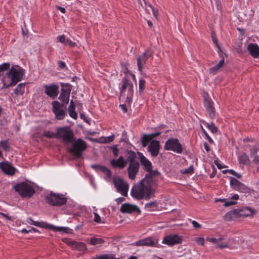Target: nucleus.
I'll return each instance as SVG.
<instances>
[{
	"label": "nucleus",
	"mask_w": 259,
	"mask_h": 259,
	"mask_svg": "<svg viewBox=\"0 0 259 259\" xmlns=\"http://www.w3.org/2000/svg\"><path fill=\"white\" fill-rule=\"evenodd\" d=\"M203 98L204 106L206 111L207 115L211 118L214 119L216 117V111L214 106V103L209 97L207 92H203Z\"/></svg>",
	"instance_id": "7"
},
{
	"label": "nucleus",
	"mask_w": 259,
	"mask_h": 259,
	"mask_svg": "<svg viewBox=\"0 0 259 259\" xmlns=\"http://www.w3.org/2000/svg\"><path fill=\"white\" fill-rule=\"evenodd\" d=\"M135 246H146L153 247H159L160 245L158 244V240L154 239L151 237L144 238L135 242L132 244Z\"/></svg>",
	"instance_id": "12"
},
{
	"label": "nucleus",
	"mask_w": 259,
	"mask_h": 259,
	"mask_svg": "<svg viewBox=\"0 0 259 259\" xmlns=\"http://www.w3.org/2000/svg\"><path fill=\"white\" fill-rule=\"evenodd\" d=\"M229 179L230 186L232 189L241 193H247L249 192V188L237 179L232 177H229Z\"/></svg>",
	"instance_id": "11"
},
{
	"label": "nucleus",
	"mask_w": 259,
	"mask_h": 259,
	"mask_svg": "<svg viewBox=\"0 0 259 259\" xmlns=\"http://www.w3.org/2000/svg\"><path fill=\"white\" fill-rule=\"evenodd\" d=\"M140 164L139 162L130 163L127 168L128 176L131 180H135L136 176L139 172Z\"/></svg>",
	"instance_id": "16"
},
{
	"label": "nucleus",
	"mask_w": 259,
	"mask_h": 259,
	"mask_svg": "<svg viewBox=\"0 0 259 259\" xmlns=\"http://www.w3.org/2000/svg\"><path fill=\"white\" fill-rule=\"evenodd\" d=\"M120 210L122 213H131L134 212H137L138 213H140L141 212L140 208L137 205L128 203L122 204Z\"/></svg>",
	"instance_id": "15"
},
{
	"label": "nucleus",
	"mask_w": 259,
	"mask_h": 259,
	"mask_svg": "<svg viewBox=\"0 0 259 259\" xmlns=\"http://www.w3.org/2000/svg\"><path fill=\"white\" fill-rule=\"evenodd\" d=\"M0 147L5 150H7L9 148L8 142L7 141H3L0 142Z\"/></svg>",
	"instance_id": "51"
},
{
	"label": "nucleus",
	"mask_w": 259,
	"mask_h": 259,
	"mask_svg": "<svg viewBox=\"0 0 259 259\" xmlns=\"http://www.w3.org/2000/svg\"><path fill=\"white\" fill-rule=\"evenodd\" d=\"M0 167L5 174L10 176H13L15 174V167L10 164L8 162H1Z\"/></svg>",
	"instance_id": "18"
},
{
	"label": "nucleus",
	"mask_w": 259,
	"mask_h": 259,
	"mask_svg": "<svg viewBox=\"0 0 259 259\" xmlns=\"http://www.w3.org/2000/svg\"><path fill=\"white\" fill-rule=\"evenodd\" d=\"M211 33L212 40L213 43L214 44L215 46H216V47L218 48V52L220 56L221 57H223V56H222V55H221V53H223V51L222 50L221 46L219 45V44L218 42V40H217L215 33L213 30H212Z\"/></svg>",
	"instance_id": "28"
},
{
	"label": "nucleus",
	"mask_w": 259,
	"mask_h": 259,
	"mask_svg": "<svg viewBox=\"0 0 259 259\" xmlns=\"http://www.w3.org/2000/svg\"><path fill=\"white\" fill-rule=\"evenodd\" d=\"M128 89V94L130 95V96L133 95V84L131 82H124L123 84L122 85L121 90V96L123 94L125 90Z\"/></svg>",
	"instance_id": "24"
},
{
	"label": "nucleus",
	"mask_w": 259,
	"mask_h": 259,
	"mask_svg": "<svg viewBox=\"0 0 259 259\" xmlns=\"http://www.w3.org/2000/svg\"><path fill=\"white\" fill-rule=\"evenodd\" d=\"M91 167L97 172L101 171L105 174L108 178L112 177V171L107 167L99 164H93Z\"/></svg>",
	"instance_id": "19"
},
{
	"label": "nucleus",
	"mask_w": 259,
	"mask_h": 259,
	"mask_svg": "<svg viewBox=\"0 0 259 259\" xmlns=\"http://www.w3.org/2000/svg\"><path fill=\"white\" fill-rule=\"evenodd\" d=\"M139 92L140 93L143 92L145 88V82H139Z\"/></svg>",
	"instance_id": "62"
},
{
	"label": "nucleus",
	"mask_w": 259,
	"mask_h": 259,
	"mask_svg": "<svg viewBox=\"0 0 259 259\" xmlns=\"http://www.w3.org/2000/svg\"><path fill=\"white\" fill-rule=\"evenodd\" d=\"M70 143L72 144L71 147L68 149L69 153L79 158L82 156V152L87 147L86 142L81 139H74Z\"/></svg>",
	"instance_id": "3"
},
{
	"label": "nucleus",
	"mask_w": 259,
	"mask_h": 259,
	"mask_svg": "<svg viewBox=\"0 0 259 259\" xmlns=\"http://www.w3.org/2000/svg\"><path fill=\"white\" fill-rule=\"evenodd\" d=\"M45 93L49 96L54 99L56 98L58 94V87L55 85H52L51 86L46 85Z\"/></svg>",
	"instance_id": "20"
},
{
	"label": "nucleus",
	"mask_w": 259,
	"mask_h": 259,
	"mask_svg": "<svg viewBox=\"0 0 259 259\" xmlns=\"http://www.w3.org/2000/svg\"><path fill=\"white\" fill-rule=\"evenodd\" d=\"M45 200L48 204L55 206H60L67 202V198L63 195L54 193L53 192L46 196Z\"/></svg>",
	"instance_id": "6"
},
{
	"label": "nucleus",
	"mask_w": 259,
	"mask_h": 259,
	"mask_svg": "<svg viewBox=\"0 0 259 259\" xmlns=\"http://www.w3.org/2000/svg\"><path fill=\"white\" fill-rule=\"evenodd\" d=\"M164 148L166 150L172 151L177 153L183 152V147L178 139L170 138L165 143Z\"/></svg>",
	"instance_id": "9"
},
{
	"label": "nucleus",
	"mask_w": 259,
	"mask_h": 259,
	"mask_svg": "<svg viewBox=\"0 0 259 259\" xmlns=\"http://www.w3.org/2000/svg\"><path fill=\"white\" fill-rule=\"evenodd\" d=\"M148 7H149V8H150L151 9L154 16L157 19V15H158V11L157 10H155L153 8V7L151 6V4H148Z\"/></svg>",
	"instance_id": "59"
},
{
	"label": "nucleus",
	"mask_w": 259,
	"mask_h": 259,
	"mask_svg": "<svg viewBox=\"0 0 259 259\" xmlns=\"http://www.w3.org/2000/svg\"><path fill=\"white\" fill-rule=\"evenodd\" d=\"M94 221L96 223H100L101 222V219L100 215L97 213H94Z\"/></svg>",
	"instance_id": "60"
},
{
	"label": "nucleus",
	"mask_w": 259,
	"mask_h": 259,
	"mask_svg": "<svg viewBox=\"0 0 259 259\" xmlns=\"http://www.w3.org/2000/svg\"><path fill=\"white\" fill-rule=\"evenodd\" d=\"M131 79L136 80L135 76L131 73H127L126 74V77L123 79L122 81H129Z\"/></svg>",
	"instance_id": "48"
},
{
	"label": "nucleus",
	"mask_w": 259,
	"mask_h": 259,
	"mask_svg": "<svg viewBox=\"0 0 259 259\" xmlns=\"http://www.w3.org/2000/svg\"><path fill=\"white\" fill-rule=\"evenodd\" d=\"M205 125L210 130L212 133H215L217 132V128L213 123H211L210 124L206 123H205Z\"/></svg>",
	"instance_id": "43"
},
{
	"label": "nucleus",
	"mask_w": 259,
	"mask_h": 259,
	"mask_svg": "<svg viewBox=\"0 0 259 259\" xmlns=\"http://www.w3.org/2000/svg\"><path fill=\"white\" fill-rule=\"evenodd\" d=\"M140 156V161L142 164L144 166L146 170L150 171L152 168L151 163L142 154Z\"/></svg>",
	"instance_id": "25"
},
{
	"label": "nucleus",
	"mask_w": 259,
	"mask_h": 259,
	"mask_svg": "<svg viewBox=\"0 0 259 259\" xmlns=\"http://www.w3.org/2000/svg\"><path fill=\"white\" fill-rule=\"evenodd\" d=\"M62 92L64 94V98H66V103L68 102V98L71 91V85L69 83H61Z\"/></svg>",
	"instance_id": "22"
},
{
	"label": "nucleus",
	"mask_w": 259,
	"mask_h": 259,
	"mask_svg": "<svg viewBox=\"0 0 259 259\" xmlns=\"http://www.w3.org/2000/svg\"><path fill=\"white\" fill-rule=\"evenodd\" d=\"M114 139V135H112L110 136L105 137V138H101L100 139L101 142L103 143H107L112 142Z\"/></svg>",
	"instance_id": "41"
},
{
	"label": "nucleus",
	"mask_w": 259,
	"mask_h": 259,
	"mask_svg": "<svg viewBox=\"0 0 259 259\" xmlns=\"http://www.w3.org/2000/svg\"><path fill=\"white\" fill-rule=\"evenodd\" d=\"M182 238L178 235H169L165 236L162 240V243L168 245H174L181 243Z\"/></svg>",
	"instance_id": "13"
},
{
	"label": "nucleus",
	"mask_w": 259,
	"mask_h": 259,
	"mask_svg": "<svg viewBox=\"0 0 259 259\" xmlns=\"http://www.w3.org/2000/svg\"><path fill=\"white\" fill-rule=\"evenodd\" d=\"M153 54V51L150 48H148L140 56L141 58H142V59H143V60L146 62L149 58L152 56Z\"/></svg>",
	"instance_id": "31"
},
{
	"label": "nucleus",
	"mask_w": 259,
	"mask_h": 259,
	"mask_svg": "<svg viewBox=\"0 0 259 259\" xmlns=\"http://www.w3.org/2000/svg\"><path fill=\"white\" fill-rule=\"evenodd\" d=\"M225 64L224 58L220 61V62L214 66L210 68L209 69V74H215L219 71L221 70V68L223 67V65Z\"/></svg>",
	"instance_id": "23"
},
{
	"label": "nucleus",
	"mask_w": 259,
	"mask_h": 259,
	"mask_svg": "<svg viewBox=\"0 0 259 259\" xmlns=\"http://www.w3.org/2000/svg\"><path fill=\"white\" fill-rule=\"evenodd\" d=\"M160 147V143L158 141L152 140L148 145V150L152 157H156L159 154Z\"/></svg>",
	"instance_id": "14"
},
{
	"label": "nucleus",
	"mask_w": 259,
	"mask_h": 259,
	"mask_svg": "<svg viewBox=\"0 0 259 259\" xmlns=\"http://www.w3.org/2000/svg\"><path fill=\"white\" fill-rule=\"evenodd\" d=\"M150 140L151 138L148 135L144 134L141 138L142 146L143 147H145L148 145V143Z\"/></svg>",
	"instance_id": "38"
},
{
	"label": "nucleus",
	"mask_w": 259,
	"mask_h": 259,
	"mask_svg": "<svg viewBox=\"0 0 259 259\" xmlns=\"http://www.w3.org/2000/svg\"><path fill=\"white\" fill-rule=\"evenodd\" d=\"M242 210L238 209H235L232 210H230L229 212H228V219L230 218V219H232L233 217H238V216L241 215ZM229 219H228V221Z\"/></svg>",
	"instance_id": "29"
},
{
	"label": "nucleus",
	"mask_w": 259,
	"mask_h": 259,
	"mask_svg": "<svg viewBox=\"0 0 259 259\" xmlns=\"http://www.w3.org/2000/svg\"><path fill=\"white\" fill-rule=\"evenodd\" d=\"M193 226L195 229H199L201 228V225L195 221H192L191 222Z\"/></svg>",
	"instance_id": "61"
},
{
	"label": "nucleus",
	"mask_w": 259,
	"mask_h": 259,
	"mask_svg": "<svg viewBox=\"0 0 259 259\" xmlns=\"http://www.w3.org/2000/svg\"><path fill=\"white\" fill-rule=\"evenodd\" d=\"M215 202H221L224 203L223 205L226 207H227V200L226 199H218L215 200Z\"/></svg>",
	"instance_id": "63"
},
{
	"label": "nucleus",
	"mask_w": 259,
	"mask_h": 259,
	"mask_svg": "<svg viewBox=\"0 0 259 259\" xmlns=\"http://www.w3.org/2000/svg\"><path fill=\"white\" fill-rule=\"evenodd\" d=\"M49 224L44 223L43 222H35V224L34 226L39 227L41 228H44L45 229H48Z\"/></svg>",
	"instance_id": "46"
},
{
	"label": "nucleus",
	"mask_w": 259,
	"mask_h": 259,
	"mask_svg": "<svg viewBox=\"0 0 259 259\" xmlns=\"http://www.w3.org/2000/svg\"><path fill=\"white\" fill-rule=\"evenodd\" d=\"M48 229L53 230L56 232H63L66 233H70L71 231V230L68 227H57L50 224Z\"/></svg>",
	"instance_id": "26"
},
{
	"label": "nucleus",
	"mask_w": 259,
	"mask_h": 259,
	"mask_svg": "<svg viewBox=\"0 0 259 259\" xmlns=\"http://www.w3.org/2000/svg\"><path fill=\"white\" fill-rule=\"evenodd\" d=\"M247 50L250 54L254 58H259V47L256 44H249L247 47Z\"/></svg>",
	"instance_id": "21"
},
{
	"label": "nucleus",
	"mask_w": 259,
	"mask_h": 259,
	"mask_svg": "<svg viewBox=\"0 0 259 259\" xmlns=\"http://www.w3.org/2000/svg\"><path fill=\"white\" fill-rule=\"evenodd\" d=\"M14 188L23 198H30L35 193L33 187L26 182L17 184L14 186Z\"/></svg>",
	"instance_id": "5"
},
{
	"label": "nucleus",
	"mask_w": 259,
	"mask_h": 259,
	"mask_svg": "<svg viewBox=\"0 0 259 259\" xmlns=\"http://www.w3.org/2000/svg\"><path fill=\"white\" fill-rule=\"evenodd\" d=\"M153 180L148 175H146L139 183L135 185L131 190L132 196L138 200L145 198L149 199L154 196L155 190L152 187Z\"/></svg>",
	"instance_id": "1"
},
{
	"label": "nucleus",
	"mask_w": 259,
	"mask_h": 259,
	"mask_svg": "<svg viewBox=\"0 0 259 259\" xmlns=\"http://www.w3.org/2000/svg\"><path fill=\"white\" fill-rule=\"evenodd\" d=\"M128 156L127 160L130 162V163L138 162V161L135 160L136 154L134 152L132 151H128Z\"/></svg>",
	"instance_id": "36"
},
{
	"label": "nucleus",
	"mask_w": 259,
	"mask_h": 259,
	"mask_svg": "<svg viewBox=\"0 0 259 259\" xmlns=\"http://www.w3.org/2000/svg\"><path fill=\"white\" fill-rule=\"evenodd\" d=\"M127 163L123 157L121 156L117 159H112L110 161L111 165L114 168L123 169Z\"/></svg>",
	"instance_id": "17"
},
{
	"label": "nucleus",
	"mask_w": 259,
	"mask_h": 259,
	"mask_svg": "<svg viewBox=\"0 0 259 259\" xmlns=\"http://www.w3.org/2000/svg\"><path fill=\"white\" fill-rule=\"evenodd\" d=\"M66 45H68L70 47H74L76 46V44L75 42L72 41L69 39L67 38L66 41Z\"/></svg>",
	"instance_id": "56"
},
{
	"label": "nucleus",
	"mask_w": 259,
	"mask_h": 259,
	"mask_svg": "<svg viewBox=\"0 0 259 259\" xmlns=\"http://www.w3.org/2000/svg\"><path fill=\"white\" fill-rule=\"evenodd\" d=\"M5 75L11 81H21L25 79V70L19 65H14Z\"/></svg>",
	"instance_id": "2"
},
{
	"label": "nucleus",
	"mask_w": 259,
	"mask_h": 259,
	"mask_svg": "<svg viewBox=\"0 0 259 259\" xmlns=\"http://www.w3.org/2000/svg\"><path fill=\"white\" fill-rule=\"evenodd\" d=\"M145 209L148 211H154L157 207V204L156 201L151 202L145 204Z\"/></svg>",
	"instance_id": "33"
},
{
	"label": "nucleus",
	"mask_w": 259,
	"mask_h": 259,
	"mask_svg": "<svg viewBox=\"0 0 259 259\" xmlns=\"http://www.w3.org/2000/svg\"><path fill=\"white\" fill-rule=\"evenodd\" d=\"M56 135L57 132L56 133H54L49 131H45L43 134V136L48 138H56Z\"/></svg>",
	"instance_id": "44"
},
{
	"label": "nucleus",
	"mask_w": 259,
	"mask_h": 259,
	"mask_svg": "<svg viewBox=\"0 0 259 259\" xmlns=\"http://www.w3.org/2000/svg\"><path fill=\"white\" fill-rule=\"evenodd\" d=\"M66 108L63 104L57 101L52 103V111L55 115V117L58 120H63L66 115Z\"/></svg>",
	"instance_id": "10"
},
{
	"label": "nucleus",
	"mask_w": 259,
	"mask_h": 259,
	"mask_svg": "<svg viewBox=\"0 0 259 259\" xmlns=\"http://www.w3.org/2000/svg\"><path fill=\"white\" fill-rule=\"evenodd\" d=\"M17 82H10V83L8 84H7L6 82H3V86L2 87V88H8L9 87L14 86L16 84Z\"/></svg>",
	"instance_id": "57"
},
{
	"label": "nucleus",
	"mask_w": 259,
	"mask_h": 259,
	"mask_svg": "<svg viewBox=\"0 0 259 259\" xmlns=\"http://www.w3.org/2000/svg\"><path fill=\"white\" fill-rule=\"evenodd\" d=\"M236 244L237 243L232 238L229 239L228 240V247H230L231 249L234 248L236 247Z\"/></svg>",
	"instance_id": "47"
},
{
	"label": "nucleus",
	"mask_w": 259,
	"mask_h": 259,
	"mask_svg": "<svg viewBox=\"0 0 259 259\" xmlns=\"http://www.w3.org/2000/svg\"><path fill=\"white\" fill-rule=\"evenodd\" d=\"M90 242L92 245H95L103 243L105 241L103 239L100 238L92 237L91 238Z\"/></svg>",
	"instance_id": "37"
},
{
	"label": "nucleus",
	"mask_w": 259,
	"mask_h": 259,
	"mask_svg": "<svg viewBox=\"0 0 259 259\" xmlns=\"http://www.w3.org/2000/svg\"><path fill=\"white\" fill-rule=\"evenodd\" d=\"M92 259H120V258H115L111 254H102L100 256L93 257Z\"/></svg>",
	"instance_id": "39"
},
{
	"label": "nucleus",
	"mask_w": 259,
	"mask_h": 259,
	"mask_svg": "<svg viewBox=\"0 0 259 259\" xmlns=\"http://www.w3.org/2000/svg\"><path fill=\"white\" fill-rule=\"evenodd\" d=\"M228 173L232 175L233 176V177L236 179H239L242 177V175L241 174L237 172L233 169H228Z\"/></svg>",
	"instance_id": "42"
},
{
	"label": "nucleus",
	"mask_w": 259,
	"mask_h": 259,
	"mask_svg": "<svg viewBox=\"0 0 259 259\" xmlns=\"http://www.w3.org/2000/svg\"><path fill=\"white\" fill-rule=\"evenodd\" d=\"M113 183L117 192L124 196H127L129 185L127 182L120 177H115L113 179Z\"/></svg>",
	"instance_id": "8"
},
{
	"label": "nucleus",
	"mask_w": 259,
	"mask_h": 259,
	"mask_svg": "<svg viewBox=\"0 0 259 259\" xmlns=\"http://www.w3.org/2000/svg\"><path fill=\"white\" fill-rule=\"evenodd\" d=\"M109 148L112 150L113 154L114 157H117L118 155L119 150L117 148V145H114L112 146H109Z\"/></svg>",
	"instance_id": "45"
},
{
	"label": "nucleus",
	"mask_w": 259,
	"mask_h": 259,
	"mask_svg": "<svg viewBox=\"0 0 259 259\" xmlns=\"http://www.w3.org/2000/svg\"><path fill=\"white\" fill-rule=\"evenodd\" d=\"M75 106L72 100H71L68 107V112L69 116L73 119H76L77 114L75 111Z\"/></svg>",
	"instance_id": "27"
},
{
	"label": "nucleus",
	"mask_w": 259,
	"mask_h": 259,
	"mask_svg": "<svg viewBox=\"0 0 259 259\" xmlns=\"http://www.w3.org/2000/svg\"><path fill=\"white\" fill-rule=\"evenodd\" d=\"M145 61L141 58V56H139L137 58V66L138 69L140 71H142L144 64L145 63Z\"/></svg>",
	"instance_id": "40"
},
{
	"label": "nucleus",
	"mask_w": 259,
	"mask_h": 259,
	"mask_svg": "<svg viewBox=\"0 0 259 259\" xmlns=\"http://www.w3.org/2000/svg\"><path fill=\"white\" fill-rule=\"evenodd\" d=\"M201 128H202V131L203 133H204V134L206 138L208 140L209 142L210 143H212L213 140H212V139L209 136V135H208L207 132L204 130V129L203 128V127H201Z\"/></svg>",
	"instance_id": "55"
},
{
	"label": "nucleus",
	"mask_w": 259,
	"mask_h": 259,
	"mask_svg": "<svg viewBox=\"0 0 259 259\" xmlns=\"http://www.w3.org/2000/svg\"><path fill=\"white\" fill-rule=\"evenodd\" d=\"M149 172V174H147V175H148V176L150 177L152 180H153L152 176H158L159 175V172L158 171H156V170L152 171V169H151Z\"/></svg>",
	"instance_id": "53"
},
{
	"label": "nucleus",
	"mask_w": 259,
	"mask_h": 259,
	"mask_svg": "<svg viewBox=\"0 0 259 259\" xmlns=\"http://www.w3.org/2000/svg\"><path fill=\"white\" fill-rule=\"evenodd\" d=\"M195 241L199 245L203 246L204 245V239L203 237L195 238Z\"/></svg>",
	"instance_id": "52"
},
{
	"label": "nucleus",
	"mask_w": 259,
	"mask_h": 259,
	"mask_svg": "<svg viewBox=\"0 0 259 259\" xmlns=\"http://www.w3.org/2000/svg\"><path fill=\"white\" fill-rule=\"evenodd\" d=\"M26 83H21L15 89V93L17 95H22L24 93V88Z\"/></svg>",
	"instance_id": "32"
},
{
	"label": "nucleus",
	"mask_w": 259,
	"mask_h": 259,
	"mask_svg": "<svg viewBox=\"0 0 259 259\" xmlns=\"http://www.w3.org/2000/svg\"><path fill=\"white\" fill-rule=\"evenodd\" d=\"M58 39L60 42L64 44V45L66 44V41L67 38H66L65 35L63 34L60 35L58 37Z\"/></svg>",
	"instance_id": "54"
},
{
	"label": "nucleus",
	"mask_w": 259,
	"mask_h": 259,
	"mask_svg": "<svg viewBox=\"0 0 259 259\" xmlns=\"http://www.w3.org/2000/svg\"><path fill=\"white\" fill-rule=\"evenodd\" d=\"M56 138L60 139L63 143H70L74 140V134L69 127H59L57 128Z\"/></svg>",
	"instance_id": "4"
},
{
	"label": "nucleus",
	"mask_w": 259,
	"mask_h": 259,
	"mask_svg": "<svg viewBox=\"0 0 259 259\" xmlns=\"http://www.w3.org/2000/svg\"><path fill=\"white\" fill-rule=\"evenodd\" d=\"M239 160L241 164H248L249 163V158L245 153H242L239 156Z\"/></svg>",
	"instance_id": "34"
},
{
	"label": "nucleus",
	"mask_w": 259,
	"mask_h": 259,
	"mask_svg": "<svg viewBox=\"0 0 259 259\" xmlns=\"http://www.w3.org/2000/svg\"><path fill=\"white\" fill-rule=\"evenodd\" d=\"M194 167L193 165H191L188 168H186L182 172L184 174H189L193 172Z\"/></svg>",
	"instance_id": "49"
},
{
	"label": "nucleus",
	"mask_w": 259,
	"mask_h": 259,
	"mask_svg": "<svg viewBox=\"0 0 259 259\" xmlns=\"http://www.w3.org/2000/svg\"><path fill=\"white\" fill-rule=\"evenodd\" d=\"M239 199V195L237 194H233L228 199V207L235 205L237 203V200Z\"/></svg>",
	"instance_id": "30"
},
{
	"label": "nucleus",
	"mask_w": 259,
	"mask_h": 259,
	"mask_svg": "<svg viewBox=\"0 0 259 259\" xmlns=\"http://www.w3.org/2000/svg\"><path fill=\"white\" fill-rule=\"evenodd\" d=\"M75 241H72L71 240L67 239L65 241V243L69 246H71L72 248L74 247V245Z\"/></svg>",
	"instance_id": "58"
},
{
	"label": "nucleus",
	"mask_w": 259,
	"mask_h": 259,
	"mask_svg": "<svg viewBox=\"0 0 259 259\" xmlns=\"http://www.w3.org/2000/svg\"><path fill=\"white\" fill-rule=\"evenodd\" d=\"M58 64L59 67L61 69H63L66 67L65 63L63 61H58Z\"/></svg>",
	"instance_id": "64"
},
{
	"label": "nucleus",
	"mask_w": 259,
	"mask_h": 259,
	"mask_svg": "<svg viewBox=\"0 0 259 259\" xmlns=\"http://www.w3.org/2000/svg\"><path fill=\"white\" fill-rule=\"evenodd\" d=\"M222 240V238H219L218 239H216L215 238L213 237H207L206 240L210 242L214 243L215 244L218 243V241H221Z\"/></svg>",
	"instance_id": "50"
},
{
	"label": "nucleus",
	"mask_w": 259,
	"mask_h": 259,
	"mask_svg": "<svg viewBox=\"0 0 259 259\" xmlns=\"http://www.w3.org/2000/svg\"><path fill=\"white\" fill-rule=\"evenodd\" d=\"M73 249L80 251H83L87 249V246L83 242H78L75 241Z\"/></svg>",
	"instance_id": "35"
}]
</instances>
